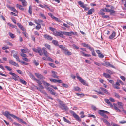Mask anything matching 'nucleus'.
Returning a JSON list of instances; mask_svg holds the SVG:
<instances>
[{
	"instance_id": "obj_57",
	"label": "nucleus",
	"mask_w": 126,
	"mask_h": 126,
	"mask_svg": "<svg viewBox=\"0 0 126 126\" xmlns=\"http://www.w3.org/2000/svg\"><path fill=\"white\" fill-rule=\"evenodd\" d=\"M49 79L51 82H52L54 83H56V79Z\"/></svg>"
},
{
	"instance_id": "obj_30",
	"label": "nucleus",
	"mask_w": 126,
	"mask_h": 126,
	"mask_svg": "<svg viewBox=\"0 0 126 126\" xmlns=\"http://www.w3.org/2000/svg\"><path fill=\"white\" fill-rule=\"evenodd\" d=\"M113 104L114 105V109L117 111L121 112V110L119 109L117 107L115 106L116 105V104L115 103H114Z\"/></svg>"
},
{
	"instance_id": "obj_8",
	"label": "nucleus",
	"mask_w": 126,
	"mask_h": 126,
	"mask_svg": "<svg viewBox=\"0 0 126 126\" xmlns=\"http://www.w3.org/2000/svg\"><path fill=\"white\" fill-rule=\"evenodd\" d=\"M14 117L20 123H22L26 125H27V123L26 122L24 121L22 119L19 118L18 117L16 116H14Z\"/></svg>"
},
{
	"instance_id": "obj_43",
	"label": "nucleus",
	"mask_w": 126,
	"mask_h": 126,
	"mask_svg": "<svg viewBox=\"0 0 126 126\" xmlns=\"http://www.w3.org/2000/svg\"><path fill=\"white\" fill-rule=\"evenodd\" d=\"M33 63L36 66H37L39 64V63L37 62L36 60H33Z\"/></svg>"
},
{
	"instance_id": "obj_42",
	"label": "nucleus",
	"mask_w": 126,
	"mask_h": 126,
	"mask_svg": "<svg viewBox=\"0 0 126 126\" xmlns=\"http://www.w3.org/2000/svg\"><path fill=\"white\" fill-rule=\"evenodd\" d=\"M13 123L15 125V126H22L21 125L15 122H14Z\"/></svg>"
},
{
	"instance_id": "obj_14",
	"label": "nucleus",
	"mask_w": 126,
	"mask_h": 126,
	"mask_svg": "<svg viewBox=\"0 0 126 126\" xmlns=\"http://www.w3.org/2000/svg\"><path fill=\"white\" fill-rule=\"evenodd\" d=\"M116 34L115 32L114 31H113L112 34L109 36V38L110 39H112L115 37Z\"/></svg>"
},
{
	"instance_id": "obj_23",
	"label": "nucleus",
	"mask_w": 126,
	"mask_h": 126,
	"mask_svg": "<svg viewBox=\"0 0 126 126\" xmlns=\"http://www.w3.org/2000/svg\"><path fill=\"white\" fill-rule=\"evenodd\" d=\"M100 88L102 91H104L105 93L107 94H109V93L108 92V91L107 90L102 87H100Z\"/></svg>"
},
{
	"instance_id": "obj_59",
	"label": "nucleus",
	"mask_w": 126,
	"mask_h": 126,
	"mask_svg": "<svg viewBox=\"0 0 126 126\" xmlns=\"http://www.w3.org/2000/svg\"><path fill=\"white\" fill-rule=\"evenodd\" d=\"M49 29L51 31L54 32L56 30V29L54 28L50 27L49 28Z\"/></svg>"
},
{
	"instance_id": "obj_26",
	"label": "nucleus",
	"mask_w": 126,
	"mask_h": 126,
	"mask_svg": "<svg viewBox=\"0 0 126 126\" xmlns=\"http://www.w3.org/2000/svg\"><path fill=\"white\" fill-rule=\"evenodd\" d=\"M20 1H21L22 3V4L23 6H26L27 5V2L26 0H19Z\"/></svg>"
},
{
	"instance_id": "obj_5",
	"label": "nucleus",
	"mask_w": 126,
	"mask_h": 126,
	"mask_svg": "<svg viewBox=\"0 0 126 126\" xmlns=\"http://www.w3.org/2000/svg\"><path fill=\"white\" fill-rule=\"evenodd\" d=\"M70 112L77 120L79 122L81 121V120L80 118V117L76 114L74 111L71 110L70 111Z\"/></svg>"
},
{
	"instance_id": "obj_60",
	"label": "nucleus",
	"mask_w": 126,
	"mask_h": 126,
	"mask_svg": "<svg viewBox=\"0 0 126 126\" xmlns=\"http://www.w3.org/2000/svg\"><path fill=\"white\" fill-rule=\"evenodd\" d=\"M98 56L100 58H102L104 57V56L101 53H100V54L98 55Z\"/></svg>"
},
{
	"instance_id": "obj_37",
	"label": "nucleus",
	"mask_w": 126,
	"mask_h": 126,
	"mask_svg": "<svg viewBox=\"0 0 126 126\" xmlns=\"http://www.w3.org/2000/svg\"><path fill=\"white\" fill-rule=\"evenodd\" d=\"M42 82L43 84L45 86H50V84L47 82H46L44 80H43L42 81Z\"/></svg>"
},
{
	"instance_id": "obj_2",
	"label": "nucleus",
	"mask_w": 126,
	"mask_h": 126,
	"mask_svg": "<svg viewBox=\"0 0 126 126\" xmlns=\"http://www.w3.org/2000/svg\"><path fill=\"white\" fill-rule=\"evenodd\" d=\"M2 114L4 116L6 117L7 118L9 119L10 121L11 122H12L13 121V119L11 118V116L13 118H15L14 117V116H16L13 114L10 113L9 112L7 111H6L5 112L4 111H2L1 112Z\"/></svg>"
},
{
	"instance_id": "obj_39",
	"label": "nucleus",
	"mask_w": 126,
	"mask_h": 126,
	"mask_svg": "<svg viewBox=\"0 0 126 126\" xmlns=\"http://www.w3.org/2000/svg\"><path fill=\"white\" fill-rule=\"evenodd\" d=\"M74 90L75 91H77L79 92L81 91V89L79 87H76L74 88Z\"/></svg>"
},
{
	"instance_id": "obj_20",
	"label": "nucleus",
	"mask_w": 126,
	"mask_h": 126,
	"mask_svg": "<svg viewBox=\"0 0 126 126\" xmlns=\"http://www.w3.org/2000/svg\"><path fill=\"white\" fill-rule=\"evenodd\" d=\"M44 45L49 50H51L50 46L47 43H46L44 44Z\"/></svg>"
},
{
	"instance_id": "obj_50",
	"label": "nucleus",
	"mask_w": 126,
	"mask_h": 126,
	"mask_svg": "<svg viewBox=\"0 0 126 126\" xmlns=\"http://www.w3.org/2000/svg\"><path fill=\"white\" fill-rule=\"evenodd\" d=\"M5 68H6L9 71H12V69L10 68V67L8 66H5Z\"/></svg>"
},
{
	"instance_id": "obj_40",
	"label": "nucleus",
	"mask_w": 126,
	"mask_h": 126,
	"mask_svg": "<svg viewBox=\"0 0 126 126\" xmlns=\"http://www.w3.org/2000/svg\"><path fill=\"white\" fill-rule=\"evenodd\" d=\"M94 91L97 92L98 93L97 94L98 95H99V94H101L102 95H103L105 94L104 93L100 91H98L96 90H94Z\"/></svg>"
},
{
	"instance_id": "obj_19",
	"label": "nucleus",
	"mask_w": 126,
	"mask_h": 126,
	"mask_svg": "<svg viewBox=\"0 0 126 126\" xmlns=\"http://www.w3.org/2000/svg\"><path fill=\"white\" fill-rule=\"evenodd\" d=\"M13 57L16 58V60L19 62H21V61L19 59V57L17 55V53L14 54L13 55Z\"/></svg>"
},
{
	"instance_id": "obj_31",
	"label": "nucleus",
	"mask_w": 126,
	"mask_h": 126,
	"mask_svg": "<svg viewBox=\"0 0 126 126\" xmlns=\"http://www.w3.org/2000/svg\"><path fill=\"white\" fill-rule=\"evenodd\" d=\"M9 8L12 11L15 12H17V11L14 7H12L9 6Z\"/></svg>"
},
{
	"instance_id": "obj_16",
	"label": "nucleus",
	"mask_w": 126,
	"mask_h": 126,
	"mask_svg": "<svg viewBox=\"0 0 126 126\" xmlns=\"http://www.w3.org/2000/svg\"><path fill=\"white\" fill-rule=\"evenodd\" d=\"M60 107L61 109L63 110H66L68 109V108L67 106H66L65 104L61 106Z\"/></svg>"
},
{
	"instance_id": "obj_29",
	"label": "nucleus",
	"mask_w": 126,
	"mask_h": 126,
	"mask_svg": "<svg viewBox=\"0 0 126 126\" xmlns=\"http://www.w3.org/2000/svg\"><path fill=\"white\" fill-rule=\"evenodd\" d=\"M9 63L10 64L13 65H14L16 63L15 62L11 60H9Z\"/></svg>"
},
{
	"instance_id": "obj_36",
	"label": "nucleus",
	"mask_w": 126,
	"mask_h": 126,
	"mask_svg": "<svg viewBox=\"0 0 126 126\" xmlns=\"http://www.w3.org/2000/svg\"><path fill=\"white\" fill-rule=\"evenodd\" d=\"M40 56H42L43 54L42 51L40 47H39V49L38 51V53Z\"/></svg>"
},
{
	"instance_id": "obj_11",
	"label": "nucleus",
	"mask_w": 126,
	"mask_h": 126,
	"mask_svg": "<svg viewBox=\"0 0 126 126\" xmlns=\"http://www.w3.org/2000/svg\"><path fill=\"white\" fill-rule=\"evenodd\" d=\"M9 74L10 75H12L13 76V77H12V79H14L15 81H18V79H16V74L10 72L9 73Z\"/></svg>"
},
{
	"instance_id": "obj_22",
	"label": "nucleus",
	"mask_w": 126,
	"mask_h": 126,
	"mask_svg": "<svg viewBox=\"0 0 126 126\" xmlns=\"http://www.w3.org/2000/svg\"><path fill=\"white\" fill-rule=\"evenodd\" d=\"M103 75V76L106 78H108L109 79L111 78V76L108 74L104 73Z\"/></svg>"
},
{
	"instance_id": "obj_41",
	"label": "nucleus",
	"mask_w": 126,
	"mask_h": 126,
	"mask_svg": "<svg viewBox=\"0 0 126 126\" xmlns=\"http://www.w3.org/2000/svg\"><path fill=\"white\" fill-rule=\"evenodd\" d=\"M58 46L59 48H60L62 49L64 51L66 49L62 45H59Z\"/></svg>"
},
{
	"instance_id": "obj_38",
	"label": "nucleus",
	"mask_w": 126,
	"mask_h": 126,
	"mask_svg": "<svg viewBox=\"0 0 126 126\" xmlns=\"http://www.w3.org/2000/svg\"><path fill=\"white\" fill-rule=\"evenodd\" d=\"M28 12L30 14H32V6L31 5L29 7Z\"/></svg>"
},
{
	"instance_id": "obj_64",
	"label": "nucleus",
	"mask_w": 126,
	"mask_h": 126,
	"mask_svg": "<svg viewBox=\"0 0 126 126\" xmlns=\"http://www.w3.org/2000/svg\"><path fill=\"white\" fill-rule=\"evenodd\" d=\"M62 85L63 86L66 88H67L68 87V85L66 84L62 83Z\"/></svg>"
},
{
	"instance_id": "obj_4",
	"label": "nucleus",
	"mask_w": 126,
	"mask_h": 126,
	"mask_svg": "<svg viewBox=\"0 0 126 126\" xmlns=\"http://www.w3.org/2000/svg\"><path fill=\"white\" fill-rule=\"evenodd\" d=\"M78 74L77 73L76 74V77L77 79H79L83 85L85 86H88V84L82 78L78 76Z\"/></svg>"
},
{
	"instance_id": "obj_56",
	"label": "nucleus",
	"mask_w": 126,
	"mask_h": 126,
	"mask_svg": "<svg viewBox=\"0 0 126 126\" xmlns=\"http://www.w3.org/2000/svg\"><path fill=\"white\" fill-rule=\"evenodd\" d=\"M20 62H21V63H23V64L25 65H28L29 64L28 63L23 61H21Z\"/></svg>"
},
{
	"instance_id": "obj_55",
	"label": "nucleus",
	"mask_w": 126,
	"mask_h": 126,
	"mask_svg": "<svg viewBox=\"0 0 126 126\" xmlns=\"http://www.w3.org/2000/svg\"><path fill=\"white\" fill-rule=\"evenodd\" d=\"M91 108L94 111H96L97 110V108L94 106L93 105H92L91 106Z\"/></svg>"
},
{
	"instance_id": "obj_17",
	"label": "nucleus",
	"mask_w": 126,
	"mask_h": 126,
	"mask_svg": "<svg viewBox=\"0 0 126 126\" xmlns=\"http://www.w3.org/2000/svg\"><path fill=\"white\" fill-rule=\"evenodd\" d=\"M105 101L106 102L107 104L110 105V106L111 107H113V105L111 104V103L110 102L109 100L107 99H105Z\"/></svg>"
},
{
	"instance_id": "obj_12",
	"label": "nucleus",
	"mask_w": 126,
	"mask_h": 126,
	"mask_svg": "<svg viewBox=\"0 0 126 126\" xmlns=\"http://www.w3.org/2000/svg\"><path fill=\"white\" fill-rule=\"evenodd\" d=\"M63 52L64 53L65 55L68 56L70 55H71L72 54L71 52L68 51V50L66 49H65L64 51H63Z\"/></svg>"
},
{
	"instance_id": "obj_62",
	"label": "nucleus",
	"mask_w": 126,
	"mask_h": 126,
	"mask_svg": "<svg viewBox=\"0 0 126 126\" xmlns=\"http://www.w3.org/2000/svg\"><path fill=\"white\" fill-rule=\"evenodd\" d=\"M11 20H12V21L15 24H16V20H15V18H14V17H12L11 18Z\"/></svg>"
},
{
	"instance_id": "obj_33",
	"label": "nucleus",
	"mask_w": 126,
	"mask_h": 126,
	"mask_svg": "<svg viewBox=\"0 0 126 126\" xmlns=\"http://www.w3.org/2000/svg\"><path fill=\"white\" fill-rule=\"evenodd\" d=\"M63 119L64 121L65 122L68 123L69 124H71V123L69 120L66 119L65 117H63Z\"/></svg>"
},
{
	"instance_id": "obj_7",
	"label": "nucleus",
	"mask_w": 126,
	"mask_h": 126,
	"mask_svg": "<svg viewBox=\"0 0 126 126\" xmlns=\"http://www.w3.org/2000/svg\"><path fill=\"white\" fill-rule=\"evenodd\" d=\"M62 33H63L62 32L60 33L58 31H56L55 32H53V34L56 36H59L62 38H63L64 36Z\"/></svg>"
},
{
	"instance_id": "obj_25",
	"label": "nucleus",
	"mask_w": 126,
	"mask_h": 126,
	"mask_svg": "<svg viewBox=\"0 0 126 126\" xmlns=\"http://www.w3.org/2000/svg\"><path fill=\"white\" fill-rule=\"evenodd\" d=\"M80 52V53L83 54V56H84L86 57H90L91 56V55L89 54H85V53L82 51H81Z\"/></svg>"
},
{
	"instance_id": "obj_61",
	"label": "nucleus",
	"mask_w": 126,
	"mask_h": 126,
	"mask_svg": "<svg viewBox=\"0 0 126 126\" xmlns=\"http://www.w3.org/2000/svg\"><path fill=\"white\" fill-rule=\"evenodd\" d=\"M39 47L37 49H36L35 48H34L33 49V50L35 52L37 53L38 52V51L39 50Z\"/></svg>"
},
{
	"instance_id": "obj_46",
	"label": "nucleus",
	"mask_w": 126,
	"mask_h": 126,
	"mask_svg": "<svg viewBox=\"0 0 126 126\" xmlns=\"http://www.w3.org/2000/svg\"><path fill=\"white\" fill-rule=\"evenodd\" d=\"M73 48L76 49H79V48L75 44H73Z\"/></svg>"
},
{
	"instance_id": "obj_9",
	"label": "nucleus",
	"mask_w": 126,
	"mask_h": 126,
	"mask_svg": "<svg viewBox=\"0 0 126 126\" xmlns=\"http://www.w3.org/2000/svg\"><path fill=\"white\" fill-rule=\"evenodd\" d=\"M44 36V38L47 40L51 41L53 39L52 37L47 34H45Z\"/></svg>"
},
{
	"instance_id": "obj_49",
	"label": "nucleus",
	"mask_w": 126,
	"mask_h": 126,
	"mask_svg": "<svg viewBox=\"0 0 126 126\" xmlns=\"http://www.w3.org/2000/svg\"><path fill=\"white\" fill-rule=\"evenodd\" d=\"M49 64L50 66H51L53 68H55L56 67V66H55L54 64L51 63H49Z\"/></svg>"
},
{
	"instance_id": "obj_15",
	"label": "nucleus",
	"mask_w": 126,
	"mask_h": 126,
	"mask_svg": "<svg viewBox=\"0 0 126 126\" xmlns=\"http://www.w3.org/2000/svg\"><path fill=\"white\" fill-rule=\"evenodd\" d=\"M16 6L19 9L22 11L25 10L26 9L23 7L22 6L20 5L17 4Z\"/></svg>"
},
{
	"instance_id": "obj_21",
	"label": "nucleus",
	"mask_w": 126,
	"mask_h": 126,
	"mask_svg": "<svg viewBox=\"0 0 126 126\" xmlns=\"http://www.w3.org/2000/svg\"><path fill=\"white\" fill-rule=\"evenodd\" d=\"M17 25L22 30L24 31L25 29L20 23H17Z\"/></svg>"
},
{
	"instance_id": "obj_52",
	"label": "nucleus",
	"mask_w": 126,
	"mask_h": 126,
	"mask_svg": "<svg viewBox=\"0 0 126 126\" xmlns=\"http://www.w3.org/2000/svg\"><path fill=\"white\" fill-rule=\"evenodd\" d=\"M58 102L59 104L61 106L63 105L64 104L62 101L60 100H58Z\"/></svg>"
},
{
	"instance_id": "obj_6",
	"label": "nucleus",
	"mask_w": 126,
	"mask_h": 126,
	"mask_svg": "<svg viewBox=\"0 0 126 126\" xmlns=\"http://www.w3.org/2000/svg\"><path fill=\"white\" fill-rule=\"evenodd\" d=\"M102 64L106 67L109 66L112 68H115V67L114 66L110 63H109L108 62H105L104 63H102Z\"/></svg>"
},
{
	"instance_id": "obj_27",
	"label": "nucleus",
	"mask_w": 126,
	"mask_h": 126,
	"mask_svg": "<svg viewBox=\"0 0 126 126\" xmlns=\"http://www.w3.org/2000/svg\"><path fill=\"white\" fill-rule=\"evenodd\" d=\"M35 23L36 24H37V25L36 26V28L37 30H39L41 28V26L40 24L39 23H38L36 22H35Z\"/></svg>"
},
{
	"instance_id": "obj_10",
	"label": "nucleus",
	"mask_w": 126,
	"mask_h": 126,
	"mask_svg": "<svg viewBox=\"0 0 126 126\" xmlns=\"http://www.w3.org/2000/svg\"><path fill=\"white\" fill-rule=\"evenodd\" d=\"M35 75L39 79H43L45 78V77L41 74L35 73Z\"/></svg>"
},
{
	"instance_id": "obj_63",
	"label": "nucleus",
	"mask_w": 126,
	"mask_h": 126,
	"mask_svg": "<svg viewBox=\"0 0 126 126\" xmlns=\"http://www.w3.org/2000/svg\"><path fill=\"white\" fill-rule=\"evenodd\" d=\"M94 63L95 64H96V65H97L99 66H101V65H102V63L100 64V63H98L97 62H95Z\"/></svg>"
},
{
	"instance_id": "obj_28",
	"label": "nucleus",
	"mask_w": 126,
	"mask_h": 126,
	"mask_svg": "<svg viewBox=\"0 0 126 126\" xmlns=\"http://www.w3.org/2000/svg\"><path fill=\"white\" fill-rule=\"evenodd\" d=\"M98 113L101 116H102L104 114V110H100L98 111Z\"/></svg>"
},
{
	"instance_id": "obj_34",
	"label": "nucleus",
	"mask_w": 126,
	"mask_h": 126,
	"mask_svg": "<svg viewBox=\"0 0 126 126\" xmlns=\"http://www.w3.org/2000/svg\"><path fill=\"white\" fill-rule=\"evenodd\" d=\"M19 81L21 83L24 85H26L27 84V82L21 79H20Z\"/></svg>"
},
{
	"instance_id": "obj_47",
	"label": "nucleus",
	"mask_w": 126,
	"mask_h": 126,
	"mask_svg": "<svg viewBox=\"0 0 126 126\" xmlns=\"http://www.w3.org/2000/svg\"><path fill=\"white\" fill-rule=\"evenodd\" d=\"M44 8L46 9H48L49 11H51V10L50 9L49 7L48 6V5L44 4Z\"/></svg>"
},
{
	"instance_id": "obj_44",
	"label": "nucleus",
	"mask_w": 126,
	"mask_h": 126,
	"mask_svg": "<svg viewBox=\"0 0 126 126\" xmlns=\"http://www.w3.org/2000/svg\"><path fill=\"white\" fill-rule=\"evenodd\" d=\"M76 94V95L78 96L82 97L84 96V94L83 93L79 94L77 93Z\"/></svg>"
},
{
	"instance_id": "obj_58",
	"label": "nucleus",
	"mask_w": 126,
	"mask_h": 126,
	"mask_svg": "<svg viewBox=\"0 0 126 126\" xmlns=\"http://www.w3.org/2000/svg\"><path fill=\"white\" fill-rule=\"evenodd\" d=\"M54 91H51L50 92V93L51 94H53L54 95H56V93L54 91Z\"/></svg>"
},
{
	"instance_id": "obj_35",
	"label": "nucleus",
	"mask_w": 126,
	"mask_h": 126,
	"mask_svg": "<svg viewBox=\"0 0 126 126\" xmlns=\"http://www.w3.org/2000/svg\"><path fill=\"white\" fill-rule=\"evenodd\" d=\"M30 77L32 79H33L34 80H35L36 79H37L35 77L34 75L32 73H30Z\"/></svg>"
},
{
	"instance_id": "obj_3",
	"label": "nucleus",
	"mask_w": 126,
	"mask_h": 126,
	"mask_svg": "<svg viewBox=\"0 0 126 126\" xmlns=\"http://www.w3.org/2000/svg\"><path fill=\"white\" fill-rule=\"evenodd\" d=\"M78 3L79 5H80L81 7L84 8L85 10H89L90 8L89 7H88V5L87 4H84V3L81 1H79L78 2Z\"/></svg>"
},
{
	"instance_id": "obj_45",
	"label": "nucleus",
	"mask_w": 126,
	"mask_h": 126,
	"mask_svg": "<svg viewBox=\"0 0 126 126\" xmlns=\"http://www.w3.org/2000/svg\"><path fill=\"white\" fill-rule=\"evenodd\" d=\"M9 34L11 38H15V36H14V34L11 33L9 32Z\"/></svg>"
},
{
	"instance_id": "obj_53",
	"label": "nucleus",
	"mask_w": 126,
	"mask_h": 126,
	"mask_svg": "<svg viewBox=\"0 0 126 126\" xmlns=\"http://www.w3.org/2000/svg\"><path fill=\"white\" fill-rule=\"evenodd\" d=\"M115 96L117 98H118L119 99L120 96L117 93H115Z\"/></svg>"
},
{
	"instance_id": "obj_32",
	"label": "nucleus",
	"mask_w": 126,
	"mask_h": 126,
	"mask_svg": "<svg viewBox=\"0 0 126 126\" xmlns=\"http://www.w3.org/2000/svg\"><path fill=\"white\" fill-rule=\"evenodd\" d=\"M81 45L83 47L87 48H88L90 46L89 45H88L87 44L85 43H81Z\"/></svg>"
},
{
	"instance_id": "obj_24",
	"label": "nucleus",
	"mask_w": 126,
	"mask_h": 126,
	"mask_svg": "<svg viewBox=\"0 0 126 126\" xmlns=\"http://www.w3.org/2000/svg\"><path fill=\"white\" fill-rule=\"evenodd\" d=\"M52 42L53 44L56 46H58L59 45L58 41L55 40H53L52 41Z\"/></svg>"
},
{
	"instance_id": "obj_48",
	"label": "nucleus",
	"mask_w": 126,
	"mask_h": 126,
	"mask_svg": "<svg viewBox=\"0 0 126 126\" xmlns=\"http://www.w3.org/2000/svg\"><path fill=\"white\" fill-rule=\"evenodd\" d=\"M5 42L7 44L10 46H12L13 44L12 43H10L9 41H6Z\"/></svg>"
},
{
	"instance_id": "obj_51",
	"label": "nucleus",
	"mask_w": 126,
	"mask_h": 126,
	"mask_svg": "<svg viewBox=\"0 0 126 126\" xmlns=\"http://www.w3.org/2000/svg\"><path fill=\"white\" fill-rule=\"evenodd\" d=\"M88 116L90 117H93L94 118H96V117L95 116L93 115L89 114Z\"/></svg>"
},
{
	"instance_id": "obj_1",
	"label": "nucleus",
	"mask_w": 126,
	"mask_h": 126,
	"mask_svg": "<svg viewBox=\"0 0 126 126\" xmlns=\"http://www.w3.org/2000/svg\"><path fill=\"white\" fill-rule=\"evenodd\" d=\"M37 82L38 84V85L39 87H38L36 86H34V87L38 90L40 91L41 93L44 94L45 95H47L48 94L45 92L44 90H43L44 89V87L42 84V82L40 81L39 80L36 79L35 80Z\"/></svg>"
},
{
	"instance_id": "obj_13",
	"label": "nucleus",
	"mask_w": 126,
	"mask_h": 126,
	"mask_svg": "<svg viewBox=\"0 0 126 126\" xmlns=\"http://www.w3.org/2000/svg\"><path fill=\"white\" fill-rule=\"evenodd\" d=\"M101 120H102L107 126H111L110 123L106 119L102 118H101Z\"/></svg>"
},
{
	"instance_id": "obj_54",
	"label": "nucleus",
	"mask_w": 126,
	"mask_h": 126,
	"mask_svg": "<svg viewBox=\"0 0 126 126\" xmlns=\"http://www.w3.org/2000/svg\"><path fill=\"white\" fill-rule=\"evenodd\" d=\"M39 15L40 16H41L42 17H43L44 19H46V17L42 13H40L39 14Z\"/></svg>"
},
{
	"instance_id": "obj_18",
	"label": "nucleus",
	"mask_w": 126,
	"mask_h": 126,
	"mask_svg": "<svg viewBox=\"0 0 126 126\" xmlns=\"http://www.w3.org/2000/svg\"><path fill=\"white\" fill-rule=\"evenodd\" d=\"M94 11L95 10L94 8L89 9L88 11V12L87 13V14L88 15H91L92 14V12H94Z\"/></svg>"
}]
</instances>
